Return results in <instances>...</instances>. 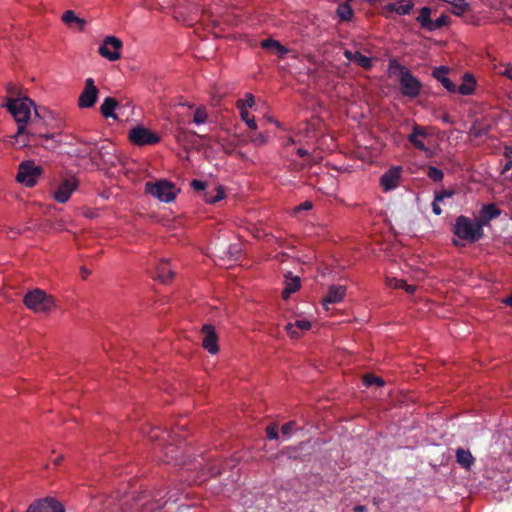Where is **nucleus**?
<instances>
[{"instance_id":"1","label":"nucleus","mask_w":512,"mask_h":512,"mask_svg":"<svg viewBox=\"0 0 512 512\" xmlns=\"http://www.w3.org/2000/svg\"><path fill=\"white\" fill-rule=\"evenodd\" d=\"M5 106L18 124L17 132L12 137L14 139L12 143L20 149L28 146L30 135L26 131L25 123L30 118L29 106L19 99H9Z\"/></svg>"},{"instance_id":"2","label":"nucleus","mask_w":512,"mask_h":512,"mask_svg":"<svg viewBox=\"0 0 512 512\" xmlns=\"http://www.w3.org/2000/svg\"><path fill=\"white\" fill-rule=\"evenodd\" d=\"M60 132L56 131H39L34 132V156L39 157V162L42 164H49L50 159L48 156L41 154L40 150L44 149L52 155L55 154L56 150L60 147L61 141L57 139Z\"/></svg>"},{"instance_id":"3","label":"nucleus","mask_w":512,"mask_h":512,"mask_svg":"<svg viewBox=\"0 0 512 512\" xmlns=\"http://www.w3.org/2000/svg\"><path fill=\"white\" fill-rule=\"evenodd\" d=\"M454 234L462 240L474 243L483 237L484 231L477 221L474 222L470 218L461 215L456 219Z\"/></svg>"},{"instance_id":"4","label":"nucleus","mask_w":512,"mask_h":512,"mask_svg":"<svg viewBox=\"0 0 512 512\" xmlns=\"http://www.w3.org/2000/svg\"><path fill=\"white\" fill-rule=\"evenodd\" d=\"M145 191L165 203L173 201L176 197L174 185L166 180H160L156 183L147 182Z\"/></svg>"},{"instance_id":"5","label":"nucleus","mask_w":512,"mask_h":512,"mask_svg":"<svg viewBox=\"0 0 512 512\" xmlns=\"http://www.w3.org/2000/svg\"><path fill=\"white\" fill-rule=\"evenodd\" d=\"M128 139L133 145L146 146L157 144L160 141V136L150 129L138 125L130 129Z\"/></svg>"},{"instance_id":"6","label":"nucleus","mask_w":512,"mask_h":512,"mask_svg":"<svg viewBox=\"0 0 512 512\" xmlns=\"http://www.w3.org/2000/svg\"><path fill=\"white\" fill-rule=\"evenodd\" d=\"M41 121L44 122L46 131H57L62 129L61 120L58 119L57 115L53 111L45 107L37 108L34 104V130H36L38 122Z\"/></svg>"},{"instance_id":"7","label":"nucleus","mask_w":512,"mask_h":512,"mask_svg":"<svg viewBox=\"0 0 512 512\" xmlns=\"http://www.w3.org/2000/svg\"><path fill=\"white\" fill-rule=\"evenodd\" d=\"M399 89L403 96L416 98L422 90V83L411 73L405 71L404 75L399 77Z\"/></svg>"},{"instance_id":"8","label":"nucleus","mask_w":512,"mask_h":512,"mask_svg":"<svg viewBox=\"0 0 512 512\" xmlns=\"http://www.w3.org/2000/svg\"><path fill=\"white\" fill-rule=\"evenodd\" d=\"M121 48L122 41L119 38L115 36H106L102 45L98 48V53L109 61H116L121 57Z\"/></svg>"},{"instance_id":"9","label":"nucleus","mask_w":512,"mask_h":512,"mask_svg":"<svg viewBox=\"0 0 512 512\" xmlns=\"http://www.w3.org/2000/svg\"><path fill=\"white\" fill-rule=\"evenodd\" d=\"M99 89L93 78L85 80V85L78 98V106L82 109L93 107L98 100Z\"/></svg>"},{"instance_id":"10","label":"nucleus","mask_w":512,"mask_h":512,"mask_svg":"<svg viewBox=\"0 0 512 512\" xmlns=\"http://www.w3.org/2000/svg\"><path fill=\"white\" fill-rule=\"evenodd\" d=\"M55 307V300L44 290L34 288V313H49Z\"/></svg>"},{"instance_id":"11","label":"nucleus","mask_w":512,"mask_h":512,"mask_svg":"<svg viewBox=\"0 0 512 512\" xmlns=\"http://www.w3.org/2000/svg\"><path fill=\"white\" fill-rule=\"evenodd\" d=\"M78 187V181L75 177L64 179L54 193V198L59 203H65L69 200L72 192Z\"/></svg>"},{"instance_id":"12","label":"nucleus","mask_w":512,"mask_h":512,"mask_svg":"<svg viewBox=\"0 0 512 512\" xmlns=\"http://www.w3.org/2000/svg\"><path fill=\"white\" fill-rule=\"evenodd\" d=\"M202 333V346L210 353L216 354L219 351L218 347V336L214 326L210 324L203 325L201 329Z\"/></svg>"},{"instance_id":"13","label":"nucleus","mask_w":512,"mask_h":512,"mask_svg":"<svg viewBox=\"0 0 512 512\" xmlns=\"http://www.w3.org/2000/svg\"><path fill=\"white\" fill-rule=\"evenodd\" d=\"M401 171V167H393L381 176L380 185L385 192L391 191L398 187Z\"/></svg>"},{"instance_id":"14","label":"nucleus","mask_w":512,"mask_h":512,"mask_svg":"<svg viewBox=\"0 0 512 512\" xmlns=\"http://www.w3.org/2000/svg\"><path fill=\"white\" fill-rule=\"evenodd\" d=\"M34 512H65L63 505L53 497L34 501Z\"/></svg>"},{"instance_id":"15","label":"nucleus","mask_w":512,"mask_h":512,"mask_svg":"<svg viewBox=\"0 0 512 512\" xmlns=\"http://www.w3.org/2000/svg\"><path fill=\"white\" fill-rule=\"evenodd\" d=\"M346 294V287L343 285H331L328 288L326 296L322 300V304L326 310H329V305L339 303L343 300Z\"/></svg>"},{"instance_id":"16","label":"nucleus","mask_w":512,"mask_h":512,"mask_svg":"<svg viewBox=\"0 0 512 512\" xmlns=\"http://www.w3.org/2000/svg\"><path fill=\"white\" fill-rule=\"evenodd\" d=\"M99 160L107 166H116L119 159L116 155V148L112 143L104 144L98 148Z\"/></svg>"},{"instance_id":"17","label":"nucleus","mask_w":512,"mask_h":512,"mask_svg":"<svg viewBox=\"0 0 512 512\" xmlns=\"http://www.w3.org/2000/svg\"><path fill=\"white\" fill-rule=\"evenodd\" d=\"M428 133L425 127L420 125H414L412 132L408 135V141L417 149L430 152V150L426 147L422 138L427 137Z\"/></svg>"},{"instance_id":"18","label":"nucleus","mask_w":512,"mask_h":512,"mask_svg":"<svg viewBox=\"0 0 512 512\" xmlns=\"http://www.w3.org/2000/svg\"><path fill=\"white\" fill-rule=\"evenodd\" d=\"M500 214L501 210L494 203L486 204L481 208L477 222L481 224L483 228V226L487 225L491 220L499 217Z\"/></svg>"},{"instance_id":"19","label":"nucleus","mask_w":512,"mask_h":512,"mask_svg":"<svg viewBox=\"0 0 512 512\" xmlns=\"http://www.w3.org/2000/svg\"><path fill=\"white\" fill-rule=\"evenodd\" d=\"M16 181L32 187V160H25L19 164Z\"/></svg>"},{"instance_id":"20","label":"nucleus","mask_w":512,"mask_h":512,"mask_svg":"<svg viewBox=\"0 0 512 512\" xmlns=\"http://www.w3.org/2000/svg\"><path fill=\"white\" fill-rule=\"evenodd\" d=\"M174 441V433L172 434V439H168V441L165 442L161 446V451L163 452V461L166 463H169L171 461H178L180 458V455L182 453L179 446H175L173 444Z\"/></svg>"},{"instance_id":"21","label":"nucleus","mask_w":512,"mask_h":512,"mask_svg":"<svg viewBox=\"0 0 512 512\" xmlns=\"http://www.w3.org/2000/svg\"><path fill=\"white\" fill-rule=\"evenodd\" d=\"M447 73L448 68L445 66H440L433 70L432 76L437 81H439L447 91L455 93L456 85L447 77Z\"/></svg>"},{"instance_id":"22","label":"nucleus","mask_w":512,"mask_h":512,"mask_svg":"<svg viewBox=\"0 0 512 512\" xmlns=\"http://www.w3.org/2000/svg\"><path fill=\"white\" fill-rule=\"evenodd\" d=\"M445 1L450 3L451 8L449 11L457 17H466V14H468L471 11V5L466 0ZM465 21H468V19L465 18Z\"/></svg>"},{"instance_id":"23","label":"nucleus","mask_w":512,"mask_h":512,"mask_svg":"<svg viewBox=\"0 0 512 512\" xmlns=\"http://www.w3.org/2000/svg\"><path fill=\"white\" fill-rule=\"evenodd\" d=\"M261 47L267 51L276 54L279 58H283L289 50L283 46L279 41L272 38L265 39L261 42Z\"/></svg>"},{"instance_id":"24","label":"nucleus","mask_w":512,"mask_h":512,"mask_svg":"<svg viewBox=\"0 0 512 512\" xmlns=\"http://www.w3.org/2000/svg\"><path fill=\"white\" fill-rule=\"evenodd\" d=\"M174 277V272L170 268V263L167 260L161 261L156 268V278L166 284L170 282Z\"/></svg>"},{"instance_id":"25","label":"nucleus","mask_w":512,"mask_h":512,"mask_svg":"<svg viewBox=\"0 0 512 512\" xmlns=\"http://www.w3.org/2000/svg\"><path fill=\"white\" fill-rule=\"evenodd\" d=\"M118 105L119 103L115 98L107 97L104 99L100 106V112L105 118H112L117 120L118 117L115 113V109L118 107Z\"/></svg>"},{"instance_id":"26","label":"nucleus","mask_w":512,"mask_h":512,"mask_svg":"<svg viewBox=\"0 0 512 512\" xmlns=\"http://www.w3.org/2000/svg\"><path fill=\"white\" fill-rule=\"evenodd\" d=\"M456 462L464 469H470L474 464L475 458L469 450L462 447L456 449Z\"/></svg>"},{"instance_id":"27","label":"nucleus","mask_w":512,"mask_h":512,"mask_svg":"<svg viewBox=\"0 0 512 512\" xmlns=\"http://www.w3.org/2000/svg\"><path fill=\"white\" fill-rule=\"evenodd\" d=\"M311 328V323L308 320H296L295 323H288L285 327L287 333L291 338L297 339L300 337V333L297 329L301 331H307Z\"/></svg>"},{"instance_id":"28","label":"nucleus","mask_w":512,"mask_h":512,"mask_svg":"<svg viewBox=\"0 0 512 512\" xmlns=\"http://www.w3.org/2000/svg\"><path fill=\"white\" fill-rule=\"evenodd\" d=\"M174 432L170 430H160L159 428H153L148 433V438L152 442H158V446L161 447L168 439H172Z\"/></svg>"},{"instance_id":"29","label":"nucleus","mask_w":512,"mask_h":512,"mask_svg":"<svg viewBox=\"0 0 512 512\" xmlns=\"http://www.w3.org/2000/svg\"><path fill=\"white\" fill-rule=\"evenodd\" d=\"M236 107H237V109L240 112L241 120L244 121L246 123V125L250 129L256 130L257 129V123L255 121V118L249 116V112L246 109V103L243 101V99H238L237 100Z\"/></svg>"},{"instance_id":"30","label":"nucleus","mask_w":512,"mask_h":512,"mask_svg":"<svg viewBox=\"0 0 512 512\" xmlns=\"http://www.w3.org/2000/svg\"><path fill=\"white\" fill-rule=\"evenodd\" d=\"M62 21L70 27L76 26L79 30H83L86 24V21L78 17L72 10L63 13Z\"/></svg>"},{"instance_id":"31","label":"nucleus","mask_w":512,"mask_h":512,"mask_svg":"<svg viewBox=\"0 0 512 512\" xmlns=\"http://www.w3.org/2000/svg\"><path fill=\"white\" fill-rule=\"evenodd\" d=\"M225 198V189L222 185H218L213 191H206L204 194V200L208 204H214Z\"/></svg>"},{"instance_id":"32","label":"nucleus","mask_w":512,"mask_h":512,"mask_svg":"<svg viewBox=\"0 0 512 512\" xmlns=\"http://www.w3.org/2000/svg\"><path fill=\"white\" fill-rule=\"evenodd\" d=\"M475 79L470 74H465L463 83L457 87L456 92L461 95H471L475 90Z\"/></svg>"},{"instance_id":"33","label":"nucleus","mask_w":512,"mask_h":512,"mask_svg":"<svg viewBox=\"0 0 512 512\" xmlns=\"http://www.w3.org/2000/svg\"><path fill=\"white\" fill-rule=\"evenodd\" d=\"M301 287V281L298 276L291 277L286 281L285 288L282 291V298L288 299L291 294L297 292Z\"/></svg>"},{"instance_id":"34","label":"nucleus","mask_w":512,"mask_h":512,"mask_svg":"<svg viewBox=\"0 0 512 512\" xmlns=\"http://www.w3.org/2000/svg\"><path fill=\"white\" fill-rule=\"evenodd\" d=\"M336 14L342 21H351L354 16V11L348 2H343L339 4Z\"/></svg>"},{"instance_id":"35","label":"nucleus","mask_w":512,"mask_h":512,"mask_svg":"<svg viewBox=\"0 0 512 512\" xmlns=\"http://www.w3.org/2000/svg\"><path fill=\"white\" fill-rule=\"evenodd\" d=\"M387 8L398 15H407L412 10L413 4L410 1L405 3H390L387 5Z\"/></svg>"},{"instance_id":"36","label":"nucleus","mask_w":512,"mask_h":512,"mask_svg":"<svg viewBox=\"0 0 512 512\" xmlns=\"http://www.w3.org/2000/svg\"><path fill=\"white\" fill-rule=\"evenodd\" d=\"M431 9L429 7L421 8L419 12V16L417 17V21L421 24L423 28L429 31V27H431L432 20L430 18Z\"/></svg>"},{"instance_id":"37","label":"nucleus","mask_w":512,"mask_h":512,"mask_svg":"<svg viewBox=\"0 0 512 512\" xmlns=\"http://www.w3.org/2000/svg\"><path fill=\"white\" fill-rule=\"evenodd\" d=\"M354 59V63H356L358 66L365 70H370L373 66V60L370 57H367L363 54H361L359 51H356V55Z\"/></svg>"},{"instance_id":"38","label":"nucleus","mask_w":512,"mask_h":512,"mask_svg":"<svg viewBox=\"0 0 512 512\" xmlns=\"http://www.w3.org/2000/svg\"><path fill=\"white\" fill-rule=\"evenodd\" d=\"M388 69L391 74L398 73L399 77H401V75H404L405 71H410L407 67L400 64L397 59L389 60Z\"/></svg>"},{"instance_id":"39","label":"nucleus","mask_w":512,"mask_h":512,"mask_svg":"<svg viewBox=\"0 0 512 512\" xmlns=\"http://www.w3.org/2000/svg\"><path fill=\"white\" fill-rule=\"evenodd\" d=\"M208 119V113H207V110L205 107L203 106H200L198 107L195 112H194V115H193V122L195 124H203L207 121Z\"/></svg>"},{"instance_id":"40","label":"nucleus","mask_w":512,"mask_h":512,"mask_svg":"<svg viewBox=\"0 0 512 512\" xmlns=\"http://www.w3.org/2000/svg\"><path fill=\"white\" fill-rule=\"evenodd\" d=\"M427 176L429 177V179H431L434 182H441L443 180L444 173L442 170H440L434 166H428Z\"/></svg>"},{"instance_id":"41","label":"nucleus","mask_w":512,"mask_h":512,"mask_svg":"<svg viewBox=\"0 0 512 512\" xmlns=\"http://www.w3.org/2000/svg\"><path fill=\"white\" fill-rule=\"evenodd\" d=\"M363 383L367 387H370V386H373V385H376V386H383L384 385L383 379L378 377V376H375L373 374H366V375H364L363 376Z\"/></svg>"},{"instance_id":"42","label":"nucleus","mask_w":512,"mask_h":512,"mask_svg":"<svg viewBox=\"0 0 512 512\" xmlns=\"http://www.w3.org/2000/svg\"><path fill=\"white\" fill-rule=\"evenodd\" d=\"M92 151L91 149H81V148H76L73 150L72 152V155L77 157V158H90L92 162H97V157L96 156H92Z\"/></svg>"},{"instance_id":"43","label":"nucleus","mask_w":512,"mask_h":512,"mask_svg":"<svg viewBox=\"0 0 512 512\" xmlns=\"http://www.w3.org/2000/svg\"><path fill=\"white\" fill-rule=\"evenodd\" d=\"M449 22V17L445 14H442L439 18L436 20H432L431 27H429V31H434L437 29H440L444 26H446Z\"/></svg>"},{"instance_id":"44","label":"nucleus","mask_w":512,"mask_h":512,"mask_svg":"<svg viewBox=\"0 0 512 512\" xmlns=\"http://www.w3.org/2000/svg\"><path fill=\"white\" fill-rule=\"evenodd\" d=\"M266 436L270 440H276L279 438L278 427L276 424H271L266 428Z\"/></svg>"},{"instance_id":"45","label":"nucleus","mask_w":512,"mask_h":512,"mask_svg":"<svg viewBox=\"0 0 512 512\" xmlns=\"http://www.w3.org/2000/svg\"><path fill=\"white\" fill-rule=\"evenodd\" d=\"M455 194L454 190H441L438 192H435V200L436 201H443L445 198L452 197Z\"/></svg>"},{"instance_id":"46","label":"nucleus","mask_w":512,"mask_h":512,"mask_svg":"<svg viewBox=\"0 0 512 512\" xmlns=\"http://www.w3.org/2000/svg\"><path fill=\"white\" fill-rule=\"evenodd\" d=\"M189 136H198L200 137L198 134H196L195 132H188L184 129H180L177 131V134H176V139L178 142H182L184 141L185 139H187Z\"/></svg>"},{"instance_id":"47","label":"nucleus","mask_w":512,"mask_h":512,"mask_svg":"<svg viewBox=\"0 0 512 512\" xmlns=\"http://www.w3.org/2000/svg\"><path fill=\"white\" fill-rule=\"evenodd\" d=\"M251 141L256 146H262V145L266 144L267 137L262 133H258L256 135H254V137L251 139Z\"/></svg>"},{"instance_id":"48","label":"nucleus","mask_w":512,"mask_h":512,"mask_svg":"<svg viewBox=\"0 0 512 512\" xmlns=\"http://www.w3.org/2000/svg\"><path fill=\"white\" fill-rule=\"evenodd\" d=\"M295 426V421H289L281 427V432L284 436H289Z\"/></svg>"},{"instance_id":"49","label":"nucleus","mask_w":512,"mask_h":512,"mask_svg":"<svg viewBox=\"0 0 512 512\" xmlns=\"http://www.w3.org/2000/svg\"><path fill=\"white\" fill-rule=\"evenodd\" d=\"M387 282L390 287H394V288H404V285H406V282L404 280L396 279V278L387 279Z\"/></svg>"},{"instance_id":"50","label":"nucleus","mask_w":512,"mask_h":512,"mask_svg":"<svg viewBox=\"0 0 512 512\" xmlns=\"http://www.w3.org/2000/svg\"><path fill=\"white\" fill-rule=\"evenodd\" d=\"M191 187L196 191H204L206 189V183L201 180H193Z\"/></svg>"},{"instance_id":"51","label":"nucleus","mask_w":512,"mask_h":512,"mask_svg":"<svg viewBox=\"0 0 512 512\" xmlns=\"http://www.w3.org/2000/svg\"><path fill=\"white\" fill-rule=\"evenodd\" d=\"M243 101L246 103V108L247 107L251 108L255 104V98H254L253 94H251V93H247L245 96V99Z\"/></svg>"},{"instance_id":"52","label":"nucleus","mask_w":512,"mask_h":512,"mask_svg":"<svg viewBox=\"0 0 512 512\" xmlns=\"http://www.w3.org/2000/svg\"><path fill=\"white\" fill-rule=\"evenodd\" d=\"M23 301L28 309H32V291L31 290L27 291Z\"/></svg>"},{"instance_id":"53","label":"nucleus","mask_w":512,"mask_h":512,"mask_svg":"<svg viewBox=\"0 0 512 512\" xmlns=\"http://www.w3.org/2000/svg\"><path fill=\"white\" fill-rule=\"evenodd\" d=\"M439 202H440V201H436V200L434 199V201H433V203H432V211H433V213H434L435 215H440V214L442 213V209H441V207H440V205H439Z\"/></svg>"},{"instance_id":"54","label":"nucleus","mask_w":512,"mask_h":512,"mask_svg":"<svg viewBox=\"0 0 512 512\" xmlns=\"http://www.w3.org/2000/svg\"><path fill=\"white\" fill-rule=\"evenodd\" d=\"M41 165H34V184L36 183V178L39 177L40 175H42L43 173V168H42V163H40Z\"/></svg>"},{"instance_id":"55","label":"nucleus","mask_w":512,"mask_h":512,"mask_svg":"<svg viewBox=\"0 0 512 512\" xmlns=\"http://www.w3.org/2000/svg\"><path fill=\"white\" fill-rule=\"evenodd\" d=\"M310 209H312V202H310V201H305V202H303L302 204H300V205L296 208V210H297V211H301V210H310Z\"/></svg>"},{"instance_id":"56","label":"nucleus","mask_w":512,"mask_h":512,"mask_svg":"<svg viewBox=\"0 0 512 512\" xmlns=\"http://www.w3.org/2000/svg\"><path fill=\"white\" fill-rule=\"evenodd\" d=\"M343 54H344L346 59H348L349 61L354 62V59H355L354 55H356V51L352 52L350 50H345Z\"/></svg>"},{"instance_id":"57","label":"nucleus","mask_w":512,"mask_h":512,"mask_svg":"<svg viewBox=\"0 0 512 512\" xmlns=\"http://www.w3.org/2000/svg\"><path fill=\"white\" fill-rule=\"evenodd\" d=\"M512 168V159H508L502 168V173L508 172Z\"/></svg>"},{"instance_id":"58","label":"nucleus","mask_w":512,"mask_h":512,"mask_svg":"<svg viewBox=\"0 0 512 512\" xmlns=\"http://www.w3.org/2000/svg\"><path fill=\"white\" fill-rule=\"evenodd\" d=\"M502 74L512 80V66H507Z\"/></svg>"},{"instance_id":"59","label":"nucleus","mask_w":512,"mask_h":512,"mask_svg":"<svg viewBox=\"0 0 512 512\" xmlns=\"http://www.w3.org/2000/svg\"><path fill=\"white\" fill-rule=\"evenodd\" d=\"M81 276L83 279H86L88 277V275H90L91 271L88 270L86 267H81Z\"/></svg>"},{"instance_id":"60","label":"nucleus","mask_w":512,"mask_h":512,"mask_svg":"<svg viewBox=\"0 0 512 512\" xmlns=\"http://www.w3.org/2000/svg\"><path fill=\"white\" fill-rule=\"evenodd\" d=\"M404 289L409 293V294H413L416 290V287L414 285H408L406 283V285H404Z\"/></svg>"},{"instance_id":"61","label":"nucleus","mask_w":512,"mask_h":512,"mask_svg":"<svg viewBox=\"0 0 512 512\" xmlns=\"http://www.w3.org/2000/svg\"><path fill=\"white\" fill-rule=\"evenodd\" d=\"M441 120H442L444 123H447V124H452V123H453V120L451 119V117H450L448 114H444V115L441 117Z\"/></svg>"},{"instance_id":"62","label":"nucleus","mask_w":512,"mask_h":512,"mask_svg":"<svg viewBox=\"0 0 512 512\" xmlns=\"http://www.w3.org/2000/svg\"><path fill=\"white\" fill-rule=\"evenodd\" d=\"M353 511L354 512H365L366 511V507L364 505H356L353 508Z\"/></svg>"},{"instance_id":"63","label":"nucleus","mask_w":512,"mask_h":512,"mask_svg":"<svg viewBox=\"0 0 512 512\" xmlns=\"http://www.w3.org/2000/svg\"><path fill=\"white\" fill-rule=\"evenodd\" d=\"M297 154L300 156V157H305L307 156L309 153L307 150L303 149V148H299L297 150Z\"/></svg>"},{"instance_id":"64","label":"nucleus","mask_w":512,"mask_h":512,"mask_svg":"<svg viewBox=\"0 0 512 512\" xmlns=\"http://www.w3.org/2000/svg\"><path fill=\"white\" fill-rule=\"evenodd\" d=\"M42 128H45L44 122H38V126H36V130H34V132L38 133L39 131H42Z\"/></svg>"}]
</instances>
